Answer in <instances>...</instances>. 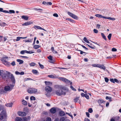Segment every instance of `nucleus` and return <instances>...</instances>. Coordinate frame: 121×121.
<instances>
[{"mask_svg":"<svg viewBox=\"0 0 121 121\" xmlns=\"http://www.w3.org/2000/svg\"><path fill=\"white\" fill-rule=\"evenodd\" d=\"M55 87L56 89L55 90V93L58 96L65 95L66 93L68 91L67 88L61 85H56Z\"/></svg>","mask_w":121,"mask_h":121,"instance_id":"nucleus-1","label":"nucleus"},{"mask_svg":"<svg viewBox=\"0 0 121 121\" xmlns=\"http://www.w3.org/2000/svg\"><path fill=\"white\" fill-rule=\"evenodd\" d=\"M5 73L6 74L9 75V78L11 79V81L13 84H15V79L13 74L11 73L10 72L6 71Z\"/></svg>","mask_w":121,"mask_h":121,"instance_id":"nucleus-2","label":"nucleus"},{"mask_svg":"<svg viewBox=\"0 0 121 121\" xmlns=\"http://www.w3.org/2000/svg\"><path fill=\"white\" fill-rule=\"evenodd\" d=\"M27 92L30 94H38L39 92L37 91V90L34 88H30L27 90Z\"/></svg>","mask_w":121,"mask_h":121,"instance_id":"nucleus-3","label":"nucleus"},{"mask_svg":"<svg viewBox=\"0 0 121 121\" xmlns=\"http://www.w3.org/2000/svg\"><path fill=\"white\" fill-rule=\"evenodd\" d=\"M59 79L65 82L66 83L68 84H72V82L69 80L63 77H59Z\"/></svg>","mask_w":121,"mask_h":121,"instance_id":"nucleus-4","label":"nucleus"},{"mask_svg":"<svg viewBox=\"0 0 121 121\" xmlns=\"http://www.w3.org/2000/svg\"><path fill=\"white\" fill-rule=\"evenodd\" d=\"M6 111L5 109L3 110L0 114V119L2 120L3 118L6 116Z\"/></svg>","mask_w":121,"mask_h":121,"instance_id":"nucleus-5","label":"nucleus"},{"mask_svg":"<svg viewBox=\"0 0 121 121\" xmlns=\"http://www.w3.org/2000/svg\"><path fill=\"white\" fill-rule=\"evenodd\" d=\"M67 13L69 16L73 18L76 19H78V17L72 13L70 12H67Z\"/></svg>","mask_w":121,"mask_h":121,"instance_id":"nucleus-6","label":"nucleus"},{"mask_svg":"<svg viewBox=\"0 0 121 121\" xmlns=\"http://www.w3.org/2000/svg\"><path fill=\"white\" fill-rule=\"evenodd\" d=\"M17 113L18 115L21 117L25 116L26 115V113L24 112L19 111Z\"/></svg>","mask_w":121,"mask_h":121,"instance_id":"nucleus-7","label":"nucleus"},{"mask_svg":"<svg viewBox=\"0 0 121 121\" xmlns=\"http://www.w3.org/2000/svg\"><path fill=\"white\" fill-rule=\"evenodd\" d=\"M45 90L47 92H51L52 89L51 87L49 86H47L45 88Z\"/></svg>","mask_w":121,"mask_h":121,"instance_id":"nucleus-8","label":"nucleus"},{"mask_svg":"<svg viewBox=\"0 0 121 121\" xmlns=\"http://www.w3.org/2000/svg\"><path fill=\"white\" fill-rule=\"evenodd\" d=\"M23 121H29L30 120V116L22 117Z\"/></svg>","mask_w":121,"mask_h":121,"instance_id":"nucleus-9","label":"nucleus"},{"mask_svg":"<svg viewBox=\"0 0 121 121\" xmlns=\"http://www.w3.org/2000/svg\"><path fill=\"white\" fill-rule=\"evenodd\" d=\"M32 24V22H31L30 21H29L23 24L22 25L23 26H26L30 25Z\"/></svg>","mask_w":121,"mask_h":121,"instance_id":"nucleus-10","label":"nucleus"},{"mask_svg":"<svg viewBox=\"0 0 121 121\" xmlns=\"http://www.w3.org/2000/svg\"><path fill=\"white\" fill-rule=\"evenodd\" d=\"M3 62L4 64L7 66H10V63L6 61V60H4Z\"/></svg>","mask_w":121,"mask_h":121,"instance_id":"nucleus-11","label":"nucleus"},{"mask_svg":"<svg viewBox=\"0 0 121 121\" xmlns=\"http://www.w3.org/2000/svg\"><path fill=\"white\" fill-rule=\"evenodd\" d=\"M12 89H11L10 87L9 86H5L4 87V90L6 91H11Z\"/></svg>","mask_w":121,"mask_h":121,"instance_id":"nucleus-12","label":"nucleus"},{"mask_svg":"<svg viewBox=\"0 0 121 121\" xmlns=\"http://www.w3.org/2000/svg\"><path fill=\"white\" fill-rule=\"evenodd\" d=\"M48 76L50 78H58V79L59 78L56 76L55 75V74H54L53 75H48Z\"/></svg>","mask_w":121,"mask_h":121,"instance_id":"nucleus-13","label":"nucleus"},{"mask_svg":"<svg viewBox=\"0 0 121 121\" xmlns=\"http://www.w3.org/2000/svg\"><path fill=\"white\" fill-rule=\"evenodd\" d=\"M98 67L99 68L101 69L104 70H105L106 69L105 67L103 65H101L99 64Z\"/></svg>","mask_w":121,"mask_h":121,"instance_id":"nucleus-14","label":"nucleus"},{"mask_svg":"<svg viewBox=\"0 0 121 121\" xmlns=\"http://www.w3.org/2000/svg\"><path fill=\"white\" fill-rule=\"evenodd\" d=\"M45 83L46 85L48 86H51L52 84V83L50 82H47L46 81H45Z\"/></svg>","mask_w":121,"mask_h":121,"instance_id":"nucleus-15","label":"nucleus"},{"mask_svg":"<svg viewBox=\"0 0 121 121\" xmlns=\"http://www.w3.org/2000/svg\"><path fill=\"white\" fill-rule=\"evenodd\" d=\"M50 112L51 113H54L56 112V110L54 108H52L50 109Z\"/></svg>","mask_w":121,"mask_h":121,"instance_id":"nucleus-16","label":"nucleus"},{"mask_svg":"<svg viewBox=\"0 0 121 121\" xmlns=\"http://www.w3.org/2000/svg\"><path fill=\"white\" fill-rule=\"evenodd\" d=\"M95 16H96V17H99V18H102L105 19L106 17H105L99 14H96L95 15Z\"/></svg>","mask_w":121,"mask_h":121,"instance_id":"nucleus-17","label":"nucleus"},{"mask_svg":"<svg viewBox=\"0 0 121 121\" xmlns=\"http://www.w3.org/2000/svg\"><path fill=\"white\" fill-rule=\"evenodd\" d=\"M15 121H23L22 117H17L15 118Z\"/></svg>","mask_w":121,"mask_h":121,"instance_id":"nucleus-18","label":"nucleus"},{"mask_svg":"<svg viewBox=\"0 0 121 121\" xmlns=\"http://www.w3.org/2000/svg\"><path fill=\"white\" fill-rule=\"evenodd\" d=\"M21 18L26 21L28 20L29 17L27 16L23 15L22 17Z\"/></svg>","mask_w":121,"mask_h":121,"instance_id":"nucleus-19","label":"nucleus"},{"mask_svg":"<svg viewBox=\"0 0 121 121\" xmlns=\"http://www.w3.org/2000/svg\"><path fill=\"white\" fill-rule=\"evenodd\" d=\"M60 116H64L65 115V112L63 111H60L59 113Z\"/></svg>","mask_w":121,"mask_h":121,"instance_id":"nucleus-20","label":"nucleus"},{"mask_svg":"<svg viewBox=\"0 0 121 121\" xmlns=\"http://www.w3.org/2000/svg\"><path fill=\"white\" fill-rule=\"evenodd\" d=\"M40 47V46L39 45H35L33 46V48L35 49H37Z\"/></svg>","mask_w":121,"mask_h":121,"instance_id":"nucleus-21","label":"nucleus"},{"mask_svg":"<svg viewBox=\"0 0 121 121\" xmlns=\"http://www.w3.org/2000/svg\"><path fill=\"white\" fill-rule=\"evenodd\" d=\"M13 104L12 103H10L7 104H5V106L8 107H11L12 106Z\"/></svg>","mask_w":121,"mask_h":121,"instance_id":"nucleus-22","label":"nucleus"},{"mask_svg":"<svg viewBox=\"0 0 121 121\" xmlns=\"http://www.w3.org/2000/svg\"><path fill=\"white\" fill-rule=\"evenodd\" d=\"M17 61L19 63V64H22L23 63V61L22 60L17 59Z\"/></svg>","mask_w":121,"mask_h":121,"instance_id":"nucleus-23","label":"nucleus"},{"mask_svg":"<svg viewBox=\"0 0 121 121\" xmlns=\"http://www.w3.org/2000/svg\"><path fill=\"white\" fill-rule=\"evenodd\" d=\"M0 12L5 13H8V11L6 10H3V9L2 8H0Z\"/></svg>","mask_w":121,"mask_h":121,"instance_id":"nucleus-24","label":"nucleus"},{"mask_svg":"<svg viewBox=\"0 0 121 121\" xmlns=\"http://www.w3.org/2000/svg\"><path fill=\"white\" fill-rule=\"evenodd\" d=\"M105 19H107L112 21H114L115 20V19L114 18L111 17H106Z\"/></svg>","mask_w":121,"mask_h":121,"instance_id":"nucleus-25","label":"nucleus"},{"mask_svg":"<svg viewBox=\"0 0 121 121\" xmlns=\"http://www.w3.org/2000/svg\"><path fill=\"white\" fill-rule=\"evenodd\" d=\"M33 40V39H28V40H25V42H31Z\"/></svg>","mask_w":121,"mask_h":121,"instance_id":"nucleus-26","label":"nucleus"},{"mask_svg":"<svg viewBox=\"0 0 121 121\" xmlns=\"http://www.w3.org/2000/svg\"><path fill=\"white\" fill-rule=\"evenodd\" d=\"M6 25V24L4 22H1L0 23V25L2 26H5Z\"/></svg>","mask_w":121,"mask_h":121,"instance_id":"nucleus-27","label":"nucleus"},{"mask_svg":"<svg viewBox=\"0 0 121 121\" xmlns=\"http://www.w3.org/2000/svg\"><path fill=\"white\" fill-rule=\"evenodd\" d=\"M83 40L86 42L87 43H89L90 42H89L88 41V40H87L86 37H84V38L83 39Z\"/></svg>","mask_w":121,"mask_h":121,"instance_id":"nucleus-28","label":"nucleus"},{"mask_svg":"<svg viewBox=\"0 0 121 121\" xmlns=\"http://www.w3.org/2000/svg\"><path fill=\"white\" fill-rule=\"evenodd\" d=\"M101 35L102 36V37L105 40H106L107 39L106 38L105 36L104 35V34L103 33H101Z\"/></svg>","mask_w":121,"mask_h":121,"instance_id":"nucleus-29","label":"nucleus"},{"mask_svg":"<svg viewBox=\"0 0 121 121\" xmlns=\"http://www.w3.org/2000/svg\"><path fill=\"white\" fill-rule=\"evenodd\" d=\"M79 100V97H76L74 99V102H77Z\"/></svg>","mask_w":121,"mask_h":121,"instance_id":"nucleus-30","label":"nucleus"},{"mask_svg":"<svg viewBox=\"0 0 121 121\" xmlns=\"http://www.w3.org/2000/svg\"><path fill=\"white\" fill-rule=\"evenodd\" d=\"M22 104L24 105H26L27 104V103L26 101L25 100H22Z\"/></svg>","mask_w":121,"mask_h":121,"instance_id":"nucleus-31","label":"nucleus"},{"mask_svg":"<svg viewBox=\"0 0 121 121\" xmlns=\"http://www.w3.org/2000/svg\"><path fill=\"white\" fill-rule=\"evenodd\" d=\"M104 102V101L103 100L101 99H99L98 101V103L99 104H101Z\"/></svg>","mask_w":121,"mask_h":121,"instance_id":"nucleus-32","label":"nucleus"},{"mask_svg":"<svg viewBox=\"0 0 121 121\" xmlns=\"http://www.w3.org/2000/svg\"><path fill=\"white\" fill-rule=\"evenodd\" d=\"M36 65V64L34 62H32L30 64V66L33 67L35 66Z\"/></svg>","mask_w":121,"mask_h":121,"instance_id":"nucleus-33","label":"nucleus"},{"mask_svg":"<svg viewBox=\"0 0 121 121\" xmlns=\"http://www.w3.org/2000/svg\"><path fill=\"white\" fill-rule=\"evenodd\" d=\"M32 72L33 73L35 74H36L38 73L37 71L36 70H33L32 71Z\"/></svg>","mask_w":121,"mask_h":121,"instance_id":"nucleus-34","label":"nucleus"},{"mask_svg":"<svg viewBox=\"0 0 121 121\" xmlns=\"http://www.w3.org/2000/svg\"><path fill=\"white\" fill-rule=\"evenodd\" d=\"M32 79L30 78H26L24 79V81H26L29 80H32Z\"/></svg>","mask_w":121,"mask_h":121,"instance_id":"nucleus-35","label":"nucleus"},{"mask_svg":"<svg viewBox=\"0 0 121 121\" xmlns=\"http://www.w3.org/2000/svg\"><path fill=\"white\" fill-rule=\"evenodd\" d=\"M38 64L40 67L42 69H43L44 68V66L43 65H42L39 62L38 63Z\"/></svg>","mask_w":121,"mask_h":121,"instance_id":"nucleus-36","label":"nucleus"},{"mask_svg":"<svg viewBox=\"0 0 121 121\" xmlns=\"http://www.w3.org/2000/svg\"><path fill=\"white\" fill-rule=\"evenodd\" d=\"M112 34H109L108 35V39L109 40H110L111 39V38L112 36Z\"/></svg>","mask_w":121,"mask_h":121,"instance_id":"nucleus-37","label":"nucleus"},{"mask_svg":"<svg viewBox=\"0 0 121 121\" xmlns=\"http://www.w3.org/2000/svg\"><path fill=\"white\" fill-rule=\"evenodd\" d=\"M99 64H94L91 65L94 67H98Z\"/></svg>","mask_w":121,"mask_h":121,"instance_id":"nucleus-38","label":"nucleus"},{"mask_svg":"<svg viewBox=\"0 0 121 121\" xmlns=\"http://www.w3.org/2000/svg\"><path fill=\"white\" fill-rule=\"evenodd\" d=\"M30 99L31 100H35V98L33 96H32L30 98Z\"/></svg>","mask_w":121,"mask_h":121,"instance_id":"nucleus-39","label":"nucleus"},{"mask_svg":"<svg viewBox=\"0 0 121 121\" xmlns=\"http://www.w3.org/2000/svg\"><path fill=\"white\" fill-rule=\"evenodd\" d=\"M51 120L50 117H47L46 119V121H51Z\"/></svg>","mask_w":121,"mask_h":121,"instance_id":"nucleus-40","label":"nucleus"},{"mask_svg":"<svg viewBox=\"0 0 121 121\" xmlns=\"http://www.w3.org/2000/svg\"><path fill=\"white\" fill-rule=\"evenodd\" d=\"M66 20L72 22H74V21L73 20L69 18H67Z\"/></svg>","mask_w":121,"mask_h":121,"instance_id":"nucleus-41","label":"nucleus"},{"mask_svg":"<svg viewBox=\"0 0 121 121\" xmlns=\"http://www.w3.org/2000/svg\"><path fill=\"white\" fill-rule=\"evenodd\" d=\"M70 87L71 88L73 91H76V89H75L72 86H71Z\"/></svg>","mask_w":121,"mask_h":121,"instance_id":"nucleus-42","label":"nucleus"},{"mask_svg":"<svg viewBox=\"0 0 121 121\" xmlns=\"http://www.w3.org/2000/svg\"><path fill=\"white\" fill-rule=\"evenodd\" d=\"M65 119L64 117H62L60 119V121H64Z\"/></svg>","mask_w":121,"mask_h":121,"instance_id":"nucleus-43","label":"nucleus"},{"mask_svg":"<svg viewBox=\"0 0 121 121\" xmlns=\"http://www.w3.org/2000/svg\"><path fill=\"white\" fill-rule=\"evenodd\" d=\"M40 26H34V28L35 29H39L40 28Z\"/></svg>","mask_w":121,"mask_h":121,"instance_id":"nucleus-44","label":"nucleus"},{"mask_svg":"<svg viewBox=\"0 0 121 121\" xmlns=\"http://www.w3.org/2000/svg\"><path fill=\"white\" fill-rule=\"evenodd\" d=\"M9 12H8V13H15V12L13 10H10L9 11Z\"/></svg>","mask_w":121,"mask_h":121,"instance_id":"nucleus-45","label":"nucleus"},{"mask_svg":"<svg viewBox=\"0 0 121 121\" xmlns=\"http://www.w3.org/2000/svg\"><path fill=\"white\" fill-rule=\"evenodd\" d=\"M88 111L90 113H92L93 112L92 109V108H90L88 110Z\"/></svg>","mask_w":121,"mask_h":121,"instance_id":"nucleus-46","label":"nucleus"},{"mask_svg":"<svg viewBox=\"0 0 121 121\" xmlns=\"http://www.w3.org/2000/svg\"><path fill=\"white\" fill-rule=\"evenodd\" d=\"M52 57L51 55H50L48 57V58L50 60H51L52 59Z\"/></svg>","mask_w":121,"mask_h":121,"instance_id":"nucleus-47","label":"nucleus"},{"mask_svg":"<svg viewBox=\"0 0 121 121\" xmlns=\"http://www.w3.org/2000/svg\"><path fill=\"white\" fill-rule=\"evenodd\" d=\"M110 81L114 83L115 82H114V79L113 78H111L110 79Z\"/></svg>","mask_w":121,"mask_h":121,"instance_id":"nucleus-48","label":"nucleus"},{"mask_svg":"<svg viewBox=\"0 0 121 121\" xmlns=\"http://www.w3.org/2000/svg\"><path fill=\"white\" fill-rule=\"evenodd\" d=\"M93 31H94V32L95 33H97L98 32V30H97L96 29H94Z\"/></svg>","mask_w":121,"mask_h":121,"instance_id":"nucleus-49","label":"nucleus"},{"mask_svg":"<svg viewBox=\"0 0 121 121\" xmlns=\"http://www.w3.org/2000/svg\"><path fill=\"white\" fill-rule=\"evenodd\" d=\"M104 79L105 82H108L109 81V79L107 78L106 77Z\"/></svg>","mask_w":121,"mask_h":121,"instance_id":"nucleus-50","label":"nucleus"},{"mask_svg":"<svg viewBox=\"0 0 121 121\" xmlns=\"http://www.w3.org/2000/svg\"><path fill=\"white\" fill-rule=\"evenodd\" d=\"M53 16H54V17H58V14L56 13H54L53 14Z\"/></svg>","mask_w":121,"mask_h":121,"instance_id":"nucleus-51","label":"nucleus"},{"mask_svg":"<svg viewBox=\"0 0 121 121\" xmlns=\"http://www.w3.org/2000/svg\"><path fill=\"white\" fill-rule=\"evenodd\" d=\"M85 97L87 99H89V96L87 94H86Z\"/></svg>","mask_w":121,"mask_h":121,"instance_id":"nucleus-52","label":"nucleus"},{"mask_svg":"<svg viewBox=\"0 0 121 121\" xmlns=\"http://www.w3.org/2000/svg\"><path fill=\"white\" fill-rule=\"evenodd\" d=\"M114 82H116L117 83H118L119 82L118 80L116 78H114Z\"/></svg>","mask_w":121,"mask_h":121,"instance_id":"nucleus-53","label":"nucleus"},{"mask_svg":"<svg viewBox=\"0 0 121 121\" xmlns=\"http://www.w3.org/2000/svg\"><path fill=\"white\" fill-rule=\"evenodd\" d=\"M79 51L80 52V54H83V53H84V54H85L86 53L84 52H83V51H82L81 50H79Z\"/></svg>","mask_w":121,"mask_h":121,"instance_id":"nucleus-54","label":"nucleus"},{"mask_svg":"<svg viewBox=\"0 0 121 121\" xmlns=\"http://www.w3.org/2000/svg\"><path fill=\"white\" fill-rule=\"evenodd\" d=\"M21 39V37H17V38L16 41H18L20 40V39Z\"/></svg>","mask_w":121,"mask_h":121,"instance_id":"nucleus-55","label":"nucleus"},{"mask_svg":"<svg viewBox=\"0 0 121 121\" xmlns=\"http://www.w3.org/2000/svg\"><path fill=\"white\" fill-rule=\"evenodd\" d=\"M34 53V52H33L32 51H28V52L27 53L31 54V53Z\"/></svg>","mask_w":121,"mask_h":121,"instance_id":"nucleus-56","label":"nucleus"},{"mask_svg":"<svg viewBox=\"0 0 121 121\" xmlns=\"http://www.w3.org/2000/svg\"><path fill=\"white\" fill-rule=\"evenodd\" d=\"M117 49L115 48H113L112 49V51L113 52H116L117 51Z\"/></svg>","mask_w":121,"mask_h":121,"instance_id":"nucleus-57","label":"nucleus"},{"mask_svg":"<svg viewBox=\"0 0 121 121\" xmlns=\"http://www.w3.org/2000/svg\"><path fill=\"white\" fill-rule=\"evenodd\" d=\"M22 58H25V59H28V57L26 56H21Z\"/></svg>","mask_w":121,"mask_h":121,"instance_id":"nucleus-58","label":"nucleus"},{"mask_svg":"<svg viewBox=\"0 0 121 121\" xmlns=\"http://www.w3.org/2000/svg\"><path fill=\"white\" fill-rule=\"evenodd\" d=\"M11 65L13 66H14L15 65V62L14 61L12 62L11 63Z\"/></svg>","mask_w":121,"mask_h":121,"instance_id":"nucleus-59","label":"nucleus"},{"mask_svg":"<svg viewBox=\"0 0 121 121\" xmlns=\"http://www.w3.org/2000/svg\"><path fill=\"white\" fill-rule=\"evenodd\" d=\"M15 73L16 74L18 75H20V73L18 72V71H16L15 72Z\"/></svg>","mask_w":121,"mask_h":121,"instance_id":"nucleus-60","label":"nucleus"},{"mask_svg":"<svg viewBox=\"0 0 121 121\" xmlns=\"http://www.w3.org/2000/svg\"><path fill=\"white\" fill-rule=\"evenodd\" d=\"M52 4V3L51 2H47V5H51Z\"/></svg>","mask_w":121,"mask_h":121,"instance_id":"nucleus-61","label":"nucleus"},{"mask_svg":"<svg viewBox=\"0 0 121 121\" xmlns=\"http://www.w3.org/2000/svg\"><path fill=\"white\" fill-rule=\"evenodd\" d=\"M24 52H25L24 50L20 52V53H21V54H24L25 53Z\"/></svg>","mask_w":121,"mask_h":121,"instance_id":"nucleus-62","label":"nucleus"},{"mask_svg":"<svg viewBox=\"0 0 121 121\" xmlns=\"http://www.w3.org/2000/svg\"><path fill=\"white\" fill-rule=\"evenodd\" d=\"M86 113L87 116L89 117L90 114L88 112H86Z\"/></svg>","mask_w":121,"mask_h":121,"instance_id":"nucleus-63","label":"nucleus"},{"mask_svg":"<svg viewBox=\"0 0 121 121\" xmlns=\"http://www.w3.org/2000/svg\"><path fill=\"white\" fill-rule=\"evenodd\" d=\"M85 121H90L89 119L87 118H86L84 119Z\"/></svg>","mask_w":121,"mask_h":121,"instance_id":"nucleus-64","label":"nucleus"}]
</instances>
